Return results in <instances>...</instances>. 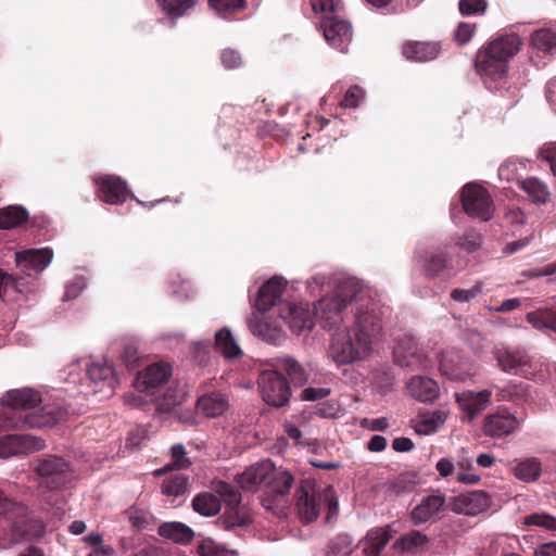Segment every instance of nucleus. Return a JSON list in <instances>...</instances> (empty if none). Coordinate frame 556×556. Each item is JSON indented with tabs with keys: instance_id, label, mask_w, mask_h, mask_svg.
<instances>
[{
	"instance_id": "56",
	"label": "nucleus",
	"mask_w": 556,
	"mask_h": 556,
	"mask_svg": "<svg viewBox=\"0 0 556 556\" xmlns=\"http://www.w3.org/2000/svg\"><path fill=\"white\" fill-rule=\"evenodd\" d=\"M476 30L475 24L460 23L455 31V39L459 45H466L470 41Z\"/></svg>"
},
{
	"instance_id": "44",
	"label": "nucleus",
	"mask_w": 556,
	"mask_h": 556,
	"mask_svg": "<svg viewBox=\"0 0 556 556\" xmlns=\"http://www.w3.org/2000/svg\"><path fill=\"white\" fill-rule=\"evenodd\" d=\"M523 523L528 527H540L556 531V517L547 513H533L525 517Z\"/></svg>"
},
{
	"instance_id": "21",
	"label": "nucleus",
	"mask_w": 556,
	"mask_h": 556,
	"mask_svg": "<svg viewBox=\"0 0 556 556\" xmlns=\"http://www.w3.org/2000/svg\"><path fill=\"white\" fill-rule=\"evenodd\" d=\"M172 376L169 364L155 363L148 366L137 377L136 383L139 390L149 391L165 383Z\"/></svg>"
},
{
	"instance_id": "1",
	"label": "nucleus",
	"mask_w": 556,
	"mask_h": 556,
	"mask_svg": "<svg viewBox=\"0 0 556 556\" xmlns=\"http://www.w3.org/2000/svg\"><path fill=\"white\" fill-rule=\"evenodd\" d=\"M355 313L351 328L332 334L328 356L337 366L350 365L368 358L372 343L382 330V318L389 314V307L379 301H368Z\"/></svg>"
},
{
	"instance_id": "28",
	"label": "nucleus",
	"mask_w": 556,
	"mask_h": 556,
	"mask_svg": "<svg viewBox=\"0 0 556 556\" xmlns=\"http://www.w3.org/2000/svg\"><path fill=\"white\" fill-rule=\"evenodd\" d=\"M87 377L97 388L94 392L103 391L105 388L112 391L114 388L113 368L106 364H91L87 369Z\"/></svg>"
},
{
	"instance_id": "17",
	"label": "nucleus",
	"mask_w": 556,
	"mask_h": 556,
	"mask_svg": "<svg viewBox=\"0 0 556 556\" xmlns=\"http://www.w3.org/2000/svg\"><path fill=\"white\" fill-rule=\"evenodd\" d=\"M497 366L505 372L519 374L525 367L530 366V357L520 349L498 348L493 352Z\"/></svg>"
},
{
	"instance_id": "62",
	"label": "nucleus",
	"mask_w": 556,
	"mask_h": 556,
	"mask_svg": "<svg viewBox=\"0 0 556 556\" xmlns=\"http://www.w3.org/2000/svg\"><path fill=\"white\" fill-rule=\"evenodd\" d=\"M505 218L513 225H522L526 223L527 216L519 207H513L505 214Z\"/></svg>"
},
{
	"instance_id": "18",
	"label": "nucleus",
	"mask_w": 556,
	"mask_h": 556,
	"mask_svg": "<svg viewBox=\"0 0 556 556\" xmlns=\"http://www.w3.org/2000/svg\"><path fill=\"white\" fill-rule=\"evenodd\" d=\"M53 252L49 248L28 249L15 254L16 266L24 271H42L52 261Z\"/></svg>"
},
{
	"instance_id": "52",
	"label": "nucleus",
	"mask_w": 556,
	"mask_h": 556,
	"mask_svg": "<svg viewBox=\"0 0 556 556\" xmlns=\"http://www.w3.org/2000/svg\"><path fill=\"white\" fill-rule=\"evenodd\" d=\"M482 293V282L478 281L470 289H454L451 292V298L456 302H469Z\"/></svg>"
},
{
	"instance_id": "27",
	"label": "nucleus",
	"mask_w": 556,
	"mask_h": 556,
	"mask_svg": "<svg viewBox=\"0 0 556 556\" xmlns=\"http://www.w3.org/2000/svg\"><path fill=\"white\" fill-rule=\"evenodd\" d=\"M517 185L534 204L542 205L549 201L551 192L548 186L538 177H527L519 180Z\"/></svg>"
},
{
	"instance_id": "41",
	"label": "nucleus",
	"mask_w": 556,
	"mask_h": 556,
	"mask_svg": "<svg viewBox=\"0 0 556 556\" xmlns=\"http://www.w3.org/2000/svg\"><path fill=\"white\" fill-rule=\"evenodd\" d=\"M64 417V413L52 407H43L40 415H29L25 417V424L28 427H50Z\"/></svg>"
},
{
	"instance_id": "16",
	"label": "nucleus",
	"mask_w": 556,
	"mask_h": 556,
	"mask_svg": "<svg viewBox=\"0 0 556 556\" xmlns=\"http://www.w3.org/2000/svg\"><path fill=\"white\" fill-rule=\"evenodd\" d=\"M274 464L270 460H264L247 468L242 473L236 476L239 486L247 491H256L263 483H267V479L273 472Z\"/></svg>"
},
{
	"instance_id": "45",
	"label": "nucleus",
	"mask_w": 556,
	"mask_h": 556,
	"mask_svg": "<svg viewBox=\"0 0 556 556\" xmlns=\"http://www.w3.org/2000/svg\"><path fill=\"white\" fill-rule=\"evenodd\" d=\"M208 2L211 8L223 17H227L229 14L244 9L247 5L245 0H210Z\"/></svg>"
},
{
	"instance_id": "63",
	"label": "nucleus",
	"mask_w": 556,
	"mask_h": 556,
	"mask_svg": "<svg viewBox=\"0 0 556 556\" xmlns=\"http://www.w3.org/2000/svg\"><path fill=\"white\" fill-rule=\"evenodd\" d=\"M186 454L184 445L176 444V471L186 469L191 465V462L186 457Z\"/></svg>"
},
{
	"instance_id": "35",
	"label": "nucleus",
	"mask_w": 556,
	"mask_h": 556,
	"mask_svg": "<svg viewBox=\"0 0 556 556\" xmlns=\"http://www.w3.org/2000/svg\"><path fill=\"white\" fill-rule=\"evenodd\" d=\"M193 509L202 516H215L222 509L220 498L215 493L202 492L192 500Z\"/></svg>"
},
{
	"instance_id": "61",
	"label": "nucleus",
	"mask_w": 556,
	"mask_h": 556,
	"mask_svg": "<svg viewBox=\"0 0 556 556\" xmlns=\"http://www.w3.org/2000/svg\"><path fill=\"white\" fill-rule=\"evenodd\" d=\"M330 389L327 388H306L302 391L301 399L303 401H317L327 397Z\"/></svg>"
},
{
	"instance_id": "14",
	"label": "nucleus",
	"mask_w": 556,
	"mask_h": 556,
	"mask_svg": "<svg viewBox=\"0 0 556 556\" xmlns=\"http://www.w3.org/2000/svg\"><path fill=\"white\" fill-rule=\"evenodd\" d=\"M415 258L424 275L429 279L439 277L450 267L451 263L448 255L442 250L418 251Z\"/></svg>"
},
{
	"instance_id": "54",
	"label": "nucleus",
	"mask_w": 556,
	"mask_h": 556,
	"mask_svg": "<svg viewBox=\"0 0 556 556\" xmlns=\"http://www.w3.org/2000/svg\"><path fill=\"white\" fill-rule=\"evenodd\" d=\"M220 61H222V64L227 70L238 68L242 64L241 54L237 50H233V49L223 50L222 54H220Z\"/></svg>"
},
{
	"instance_id": "53",
	"label": "nucleus",
	"mask_w": 556,
	"mask_h": 556,
	"mask_svg": "<svg viewBox=\"0 0 556 556\" xmlns=\"http://www.w3.org/2000/svg\"><path fill=\"white\" fill-rule=\"evenodd\" d=\"M364 90L359 86H352L348 89L344 94L343 100L341 101V106L355 109L359 105L361 101L364 99Z\"/></svg>"
},
{
	"instance_id": "7",
	"label": "nucleus",
	"mask_w": 556,
	"mask_h": 556,
	"mask_svg": "<svg viewBox=\"0 0 556 556\" xmlns=\"http://www.w3.org/2000/svg\"><path fill=\"white\" fill-rule=\"evenodd\" d=\"M262 399L270 406L283 407L289 403L291 388L278 370H263L257 379Z\"/></svg>"
},
{
	"instance_id": "58",
	"label": "nucleus",
	"mask_w": 556,
	"mask_h": 556,
	"mask_svg": "<svg viewBox=\"0 0 556 556\" xmlns=\"http://www.w3.org/2000/svg\"><path fill=\"white\" fill-rule=\"evenodd\" d=\"M539 156L549 163L551 170L556 176V142L544 144L540 150Z\"/></svg>"
},
{
	"instance_id": "34",
	"label": "nucleus",
	"mask_w": 556,
	"mask_h": 556,
	"mask_svg": "<svg viewBox=\"0 0 556 556\" xmlns=\"http://www.w3.org/2000/svg\"><path fill=\"white\" fill-rule=\"evenodd\" d=\"M391 538L389 531L381 528L370 531L363 543V554L365 556H380L381 551Z\"/></svg>"
},
{
	"instance_id": "64",
	"label": "nucleus",
	"mask_w": 556,
	"mask_h": 556,
	"mask_svg": "<svg viewBox=\"0 0 556 556\" xmlns=\"http://www.w3.org/2000/svg\"><path fill=\"white\" fill-rule=\"evenodd\" d=\"M535 556H556V541L540 545L535 551Z\"/></svg>"
},
{
	"instance_id": "38",
	"label": "nucleus",
	"mask_w": 556,
	"mask_h": 556,
	"mask_svg": "<svg viewBox=\"0 0 556 556\" xmlns=\"http://www.w3.org/2000/svg\"><path fill=\"white\" fill-rule=\"evenodd\" d=\"M527 321L539 330L549 329L556 332V308H539L526 316Z\"/></svg>"
},
{
	"instance_id": "15",
	"label": "nucleus",
	"mask_w": 556,
	"mask_h": 556,
	"mask_svg": "<svg viewBox=\"0 0 556 556\" xmlns=\"http://www.w3.org/2000/svg\"><path fill=\"white\" fill-rule=\"evenodd\" d=\"M491 506V497L484 491H472L455 497L453 510L458 514L477 516Z\"/></svg>"
},
{
	"instance_id": "4",
	"label": "nucleus",
	"mask_w": 556,
	"mask_h": 556,
	"mask_svg": "<svg viewBox=\"0 0 556 556\" xmlns=\"http://www.w3.org/2000/svg\"><path fill=\"white\" fill-rule=\"evenodd\" d=\"M35 471L40 479V484L50 490L63 488L74 478L71 465L64 458L55 455L38 458Z\"/></svg>"
},
{
	"instance_id": "36",
	"label": "nucleus",
	"mask_w": 556,
	"mask_h": 556,
	"mask_svg": "<svg viewBox=\"0 0 556 556\" xmlns=\"http://www.w3.org/2000/svg\"><path fill=\"white\" fill-rule=\"evenodd\" d=\"M212 490L220 498V503H225V507L241 505V493L232 484L223 480H215L212 482Z\"/></svg>"
},
{
	"instance_id": "40",
	"label": "nucleus",
	"mask_w": 556,
	"mask_h": 556,
	"mask_svg": "<svg viewBox=\"0 0 556 556\" xmlns=\"http://www.w3.org/2000/svg\"><path fill=\"white\" fill-rule=\"evenodd\" d=\"M531 42L539 52L553 54L556 52V31L548 28L539 29L532 34Z\"/></svg>"
},
{
	"instance_id": "9",
	"label": "nucleus",
	"mask_w": 556,
	"mask_h": 556,
	"mask_svg": "<svg viewBox=\"0 0 556 556\" xmlns=\"http://www.w3.org/2000/svg\"><path fill=\"white\" fill-rule=\"evenodd\" d=\"M46 442L31 434H8L0 438V458L41 451Z\"/></svg>"
},
{
	"instance_id": "23",
	"label": "nucleus",
	"mask_w": 556,
	"mask_h": 556,
	"mask_svg": "<svg viewBox=\"0 0 556 556\" xmlns=\"http://www.w3.org/2000/svg\"><path fill=\"white\" fill-rule=\"evenodd\" d=\"M286 281L281 277H273L267 280L258 290L255 306L258 311L267 312L282 294Z\"/></svg>"
},
{
	"instance_id": "37",
	"label": "nucleus",
	"mask_w": 556,
	"mask_h": 556,
	"mask_svg": "<svg viewBox=\"0 0 556 556\" xmlns=\"http://www.w3.org/2000/svg\"><path fill=\"white\" fill-rule=\"evenodd\" d=\"M215 348L226 358L239 357L242 354L241 349L232 337L228 328H223L215 334Z\"/></svg>"
},
{
	"instance_id": "43",
	"label": "nucleus",
	"mask_w": 556,
	"mask_h": 556,
	"mask_svg": "<svg viewBox=\"0 0 556 556\" xmlns=\"http://www.w3.org/2000/svg\"><path fill=\"white\" fill-rule=\"evenodd\" d=\"M252 332L271 344H280L283 340V333L277 327H273L265 320H260L251 326Z\"/></svg>"
},
{
	"instance_id": "32",
	"label": "nucleus",
	"mask_w": 556,
	"mask_h": 556,
	"mask_svg": "<svg viewBox=\"0 0 556 556\" xmlns=\"http://www.w3.org/2000/svg\"><path fill=\"white\" fill-rule=\"evenodd\" d=\"M29 217L28 211L21 205H8L0 210V229H12L24 225Z\"/></svg>"
},
{
	"instance_id": "46",
	"label": "nucleus",
	"mask_w": 556,
	"mask_h": 556,
	"mask_svg": "<svg viewBox=\"0 0 556 556\" xmlns=\"http://www.w3.org/2000/svg\"><path fill=\"white\" fill-rule=\"evenodd\" d=\"M200 556H230V551L211 538H203L198 545Z\"/></svg>"
},
{
	"instance_id": "42",
	"label": "nucleus",
	"mask_w": 556,
	"mask_h": 556,
	"mask_svg": "<svg viewBox=\"0 0 556 556\" xmlns=\"http://www.w3.org/2000/svg\"><path fill=\"white\" fill-rule=\"evenodd\" d=\"M429 543V538L418 530H413L395 542V547L402 552H417Z\"/></svg>"
},
{
	"instance_id": "60",
	"label": "nucleus",
	"mask_w": 556,
	"mask_h": 556,
	"mask_svg": "<svg viewBox=\"0 0 556 556\" xmlns=\"http://www.w3.org/2000/svg\"><path fill=\"white\" fill-rule=\"evenodd\" d=\"M10 290H17L16 279L0 269V299L3 300Z\"/></svg>"
},
{
	"instance_id": "55",
	"label": "nucleus",
	"mask_w": 556,
	"mask_h": 556,
	"mask_svg": "<svg viewBox=\"0 0 556 556\" xmlns=\"http://www.w3.org/2000/svg\"><path fill=\"white\" fill-rule=\"evenodd\" d=\"M174 409V396L166 394L162 400L156 403L155 414L161 419H167L172 416Z\"/></svg>"
},
{
	"instance_id": "3",
	"label": "nucleus",
	"mask_w": 556,
	"mask_h": 556,
	"mask_svg": "<svg viewBox=\"0 0 556 556\" xmlns=\"http://www.w3.org/2000/svg\"><path fill=\"white\" fill-rule=\"evenodd\" d=\"M521 39L516 34H504L492 40L476 58V68L492 80L505 77L508 62L519 51Z\"/></svg>"
},
{
	"instance_id": "6",
	"label": "nucleus",
	"mask_w": 556,
	"mask_h": 556,
	"mask_svg": "<svg viewBox=\"0 0 556 556\" xmlns=\"http://www.w3.org/2000/svg\"><path fill=\"white\" fill-rule=\"evenodd\" d=\"M460 202L465 213L470 217L482 222L493 217L495 211L493 199L488 189L477 182L466 184L462 188Z\"/></svg>"
},
{
	"instance_id": "8",
	"label": "nucleus",
	"mask_w": 556,
	"mask_h": 556,
	"mask_svg": "<svg viewBox=\"0 0 556 556\" xmlns=\"http://www.w3.org/2000/svg\"><path fill=\"white\" fill-rule=\"evenodd\" d=\"M14 520L11 527L10 543L18 542L21 539L39 538L45 532L43 523L30 517L28 510L18 504L12 506L11 511Z\"/></svg>"
},
{
	"instance_id": "22",
	"label": "nucleus",
	"mask_w": 556,
	"mask_h": 556,
	"mask_svg": "<svg viewBox=\"0 0 556 556\" xmlns=\"http://www.w3.org/2000/svg\"><path fill=\"white\" fill-rule=\"evenodd\" d=\"M195 407L204 417L216 418L229 408V400L219 391L210 392L197 400Z\"/></svg>"
},
{
	"instance_id": "59",
	"label": "nucleus",
	"mask_w": 556,
	"mask_h": 556,
	"mask_svg": "<svg viewBox=\"0 0 556 556\" xmlns=\"http://www.w3.org/2000/svg\"><path fill=\"white\" fill-rule=\"evenodd\" d=\"M130 523L137 529H146L149 526V515L143 510L131 509L128 511Z\"/></svg>"
},
{
	"instance_id": "33",
	"label": "nucleus",
	"mask_w": 556,
	"mask_h": 556,
	"mask_svg": "<svg viewBox=\"0 0 556 556\" xmlns=\"http://www.w3.org/2000/svg\"><path fill=\"white\" fill-rule=\"evenodd\" d=\"M280 370H285L294 386L302 387L307 382V375L302 365L291 356H281L275 359Z\"/></svg>"
},
{
	"instance_id": "50",
	"label": "nucleus",
	"mask_w": 556,
	"mask_h": 556,
	"mask_svg": "<svg viewBox=\"0 0 556 556\" xmlns=\"http://www.w3.org/2000/svg\"><path fill=\"white\" fill-rule=\"evenodd\" d=\"M415 488V482L407 476L401 475L388 482V490L394 494L400 495L405 492H412Z\"/></svg>"
},
{
	"instance_id": "19",
	"label": "nucleus",
	"mask_w": 556,
	"mask_h": 556,
	"mask_svg": "<svg viewBox=\"0 0 556 556\" xmlns=\"http://www.w3.org/2000/svg\"><path fill=\"white\" fill-rule=\"evenodd\" d=\"M282 318L296 334L311 330L316 324L315 312L311 311L307 304H288V313L282 315Z\"/></svg>"
},
{
	"instance_id": "25",
	"label": "nucleus",
	"mask_w": 556,
	"mask_h": 556,
	"mask_svg": "<svg viewBox=\"0 0 556 556\" xmlns=\"http://www.w3.org/2000/svg\"><path fill=\"white\" fill-rule=\"evenodd\" d=\"M1 402L13 409L27 410L39 405L41 403V396L37 391L25 388L8 391L2 396Z\"/></svg>"
},
{
	"instance_id": "48",
	"label": "nucleus",
	"mask_w": 556,
	"mask_h": 556,
	"mask_svg": "<svg viewBox=\"0 0 556 556\" xmlns=\"http://www.w3.org/2000/svg\"><path fill=\"white\" fill-rule=\"evenodd\" d=\"M486 9V0H459L458 2V10L465 16L484 14Z\"/></svg>"
},
{
	"instance_id": "49",
	"label": "nucleus",
	"mask_w": 556,
	"mask_h": 556,
	"mask_svg": "<svg viewBox=\"0 0 556 556\" xmlns=\"http://www.w3.org/2000/svg\"><path fill=\"white\" fill-rule=\"evenodd\" d=\"M341 0H311L315 13L323 14V17L336 16Z\"/></svg>"
},
{
	"instance_id": "47",
	"label": "nucleus",
	"mask_w": 556,
	"mask_h": 556,
	"mask_svg": "<svg viewBox=\"0 0 556 556\" xmlns=\"http://www.w3.org/2000/svg\"><path fill=\"white\" fill-rule=\"evenodd\" d=\"M528 384L523 382L509 383L498 390L497 396L503 401H516L527 395Z\"/></svg>"
},
{
	"instance_id": "57",
	"label": "nucleus",
	"mask_w": 556,
	"mask_h": 556,
	"mask_svg": "<svg viewBox=\"0 0 556 556\" xmlns=\"http://www.w3.org/2000/svg\"><path fill=\"white\" fill-rule=\"evenodd\" d=\"M194 531L187 525L176 521V544H189L194 539Z\"/></svg>"
},
{
	"instance_id": "30",
	"label": "nucleus",
	"mask_w": 556,
	"mask_h": 556,
	"mask_svg": "<svg viewBox=\"0 0 556 556\" xmlns=\"http://www.w3.org/2000/svg\"><path fill=\"white\" fill-rule=\"evenodd\" d=\"M511 470L518 480L523 482H534L541 477L542 463L536 457L515 460V465Z\"/></svg>"
},
{
	"instance_id": "10",
	"label": "nucleus",
	"mask_w": 556,
	"mask_h": 556,
	"mask_svg": "<svg viewBox=\"0 0 556 556\" xmlns=\"http://www.w3.org/2000/svg\"><path fill=\"white\" fill-rule=\"evenodd\" d=\"M520 426L518 417L507 408H500L484 418L483 432L485 435L502 439L514 433Z\"/></svg>"
},
{
	"instance_id": "12",
	"label": "nucleus",
	"mask_w": 556,
	"mask_h": 556,
	"mask_svg": "<svg viewBox=\"0 0 556 556\" xmlns=\"http://www.w3.org/2000/svg\"><path fill=\"white\" fill-rule=\"evenodd\" d=\"M445 509V496L441 493H433L424 496L420 502L410 510L409 517L414 526H420L428 521L440 519Z\"/></svg>"
},
{
	"instance_id": "24",
	"label": "nucleus",
	"mask_w": 556,
	"mask_h": 556,
	"mask_svg": "<svg viewBox=\"0 0 556 556\" xmlns=\"http://www.w3.org/2000/svg\"><path fill=\"white\" fill-rule=\"evenodd\" d=\"M407 391L410 396L422 403H431L440 394L437 381L422 376L412 377L407 383Z\"/></svg>"
},
{
	"instance_id": "29",
	"label": "nucleus",
	"mask_w": 556,
	"mask_h": 556,
	"mask_svg": "<svg viewBox=\"0 0 556 556\" xmlns=\"http://www.w3.org/2000/svg\"><path fill=\"white\" fill-rule=\"evenodd\" d=\"M251 521L249 509L243 505L226 507L225 513L217 519V522L226 530L245 527Z\"/></svg>"
},
{
	"instance_id": "20",
	"label": "nucleus",
	"mask_w": 556,
	"mask_h": 556,
	"mask_svg": "<svg viewBox=\"0 0 556 556\" xmlns=\"http://www.w3.org/2000/svg\"><path fill=\"white\" fill-rule=\"evenodd\" d=\"M98 193L102 201L110 204H119L127 199L126 184L115 176H103L94 179Z\"/></svg>"
},
{
	"instance_id": "51",
	"label": "nucleus",
	"mask_w": 556,
	"mask_h": 556,
	"mask_svg": "<svg viewBox=\"0 0 556 556\" xmlns=\"http://www.w3.org/2000/svg\"><path fill=\"white\" fill-rule=\"evenodd\" d=\"M351 541L348 535H339L329 544V556H349Z\"/></svg>"
},
{
	"instance_id": "31",
	"label": "nucleus",
	"mask_w": 556,
	"mask_h": 556,
	"mask_svg": "<svg viewBox=\"0 0 556 556\" xmlns=\"http://www.w3.org/2000/svg\"><path fill=\"white\" fill-rule=\"evenodd\" d=\"M446 418L447 413L441 409L422 412L419 414V421L417 422L415 430L419 434H432L445 422Z\"/></svg>"
},
{
	"instance_id": "11",
	"label": "nucleus",
	"mask_w": 556,
	"mask_h": 556,
	"mask_svg": "<svg viewBox=\"0 0 556 556\" xmlns=\"http://www.w3.org/2000/svg\"><path fill=\"white\" fill-rule=\"evenodd\" d=\"M320 27L326 40L333 48L342 52L348 50V46L352 40V27L349 22L336 16L321 17Z\"/></svg>"
},
{
	"instance_id": "39",
	"label": "nucleus",
	"mask_w": 556,
	"mask_h": 556,
	"mask_svg": "<svg viewBox=\"0 0 556 556\" xmlns=\"http://www.w3.org/2000/svg\"><path fill=\"white\" fill-rule=\"evenodd\" d=\"M293 481L294 479L290 472L286 470H276L274 467L266 484L270 493L276 495H285L289 493Z\"/></svg>"
},
{
	"instance_id": "13",
	"label": "nucleus",
	"mask_w": 556,
	"mask_h": 556,
	"mask_svg": "<svg viewBox=\"0 0 556 556\" xmlns=\"http://www.w3.org/2000/svg\"><path fill=\"white\" fill-rule=\"evenodd\" d=\"M491 396L492 392L490 390H482L480 392L464 391L462 393H456V402L465 413L462 420L472 421L489 405Z\"/></svg>"
},
{
	"instance_id": "26",
	"label": "nucleus",
	"mask_w": 556,
	"mask_h": 556,
	"mask_svg": "<svg viewBox=\"0 0 556 556\" xmlns=\"http://www.w3.org/2000/svg\"><path fill=\"white\" fill-rule=\"evenodd\" d=\"M438 42L408 41L403 46V54L407 60L427 62L434 60L440 53Z\"/></svg>"
},
{
	"instance_id": "5",
	"label": "nucleus",
	"mask_w": 556,
	"mask_h": 556,
	"mask_svg": "<svg viewBox=\"0 0 556 556\" xmlns=\"http://www.w3.org/2000/svg\"><path fill=\"white\" fill-rule=\"evenodd\" d=\"M296 496L299 516L306 522L318 518L321 503L327 506L329 516L338 511V501L333 496L331 486H328L323 493H316L313 488L306 489L302 485L298 490Z\"/></svg>"
},
{
	"instance_id": "2",
	"label": "nucleus",
	"mask_w": 556,
	"mask_h": 556,
	"mask_svg": "<svg viewBox=\"0 0 556 556\" xmlns=\"http://www.w3.org/2000/svg\"><path fill=\"white\" fill-rule=\"evenodd\" d=\"M368 301H376L369 291L356 278H345L339 282L336 294L320 299L314 305L316 323L323 328L331 329L343 321V309L354 303L355 313L363 304L367 308Z\"/></svg>"
}]
</instances>
